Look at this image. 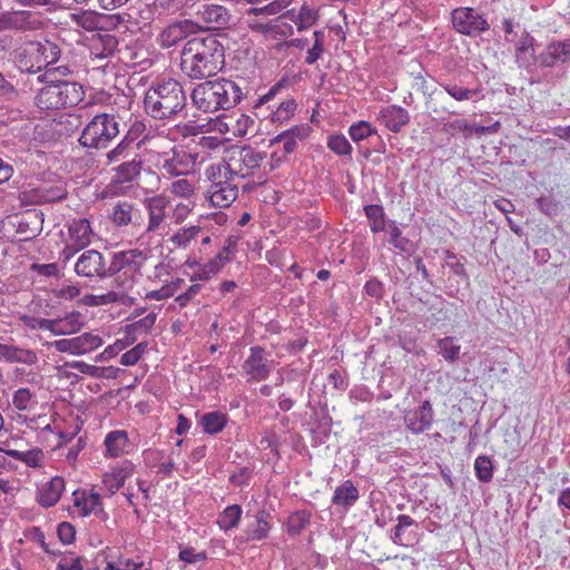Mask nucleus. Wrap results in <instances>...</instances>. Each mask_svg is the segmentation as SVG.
<instances>
[{
    "mask_svg": "<svg viewBox=\"0 0 570 570\" xmlns=\"http://www.w3.org/2000/svg\"><path fill=\"white\" fill-rule=\"evenodd\" d=\"M224 66V46L214 35L191 38L183 47L180 68L191 79L215 76Z\"/></svg>",
    "mask_w": 570,
    "mask_h": 570,
    "instance_id": "nucleus-1",
    "label": "nucleus"
},
{
    "mask_svg": "<svg viewBox=\"0 0 570 570\" xmlns=\"http://www.w3.org/2000/svg\"><path fill=\"white\" fill-rule=\"evenodd\" d=\"M144 107L146 114L155 120L175 121L187 115L186 91L176 79L157 80L147 89Z\"/></svg>",
    "mask_w": 570,
    "mask_h": 570,
    "instance_id": "nucleus-2",
    "label": "nucleus"
},
{
    "mask_svg": "<svg viewBox=\"0 0 570 570\" xmlns=\"http://www.w3.org/2000/svg\"><path fill=\"white\" fill-rule=\"evenodd\" d=\"M56 71L65 73L68 67H58L38 77L43 87L36 96V105L42 110H59L80 104L85 97L83 87L76 81L56 79Z\"/></svg>",
    "mask_w": 570,
    "mask_h": 570,
    "instance_id": "nucleus-3",
    "label": "nucleus"
},
{
    "mask_svg": "<svg viewBox=\"0 0 570 570\" xmlns=\"http://www.w3.org/2000/svg\"><path fill=\"white\" fill-rule=\"evenodd\" d=\"M242 97V88L229 79L200 82L190 92L193 106L203 112L230 109L240 101Z\"/></svg>",
    "mask_w": 570,
    "mask_h": 570,
    "instance_id": "nucleus-4",
    "label": "nucleus"
},
{
    "mask_svg": "<svg viewBox=\"0 0 570 570\" xmlns=\"http://www.w3.org/2000/svg\"><path fill=\"white\" fill-rule=\"evenodd\" d=\"M119 126L116 115H96L82 129L79 144L86 148L105 149L120 134Z\"/></svg>",
    "mask_w": 570,
    "mask_h": 570,
    "instance_id": "nucleus-5",
    "label": "nucleus"
},
{
    "mask_svg": "<svg viewBox=\"0 0 570 570\" xmlns=\"http://www.w3.org/2000/svg\"><path fill=\"white\" fill-rule=\"evenodd\" d=\"M60 48L52 41H29L18 52V66L21 71L37 73L60 57Z\"/></svg>",
    "mask_w": 570,
    "mask_h": 570,
    "instance_id": "nucleus-6",
    "label": "nucleus"
},
{
    "mask_svg": "<svg viewBox=\"0 0 570 570\" xmlns=\"http://www.w3.org/2000/svg\"><path fill=\"white\" fill-rule=\"evenodd\" d=\"M227 168L236 177L247 178L254 175L256 169L264 167L266 153L258 151L249 145L233 146L226 155Z\"/></svg>",
    "mask_w": 570,
    "mask_h": 570,
    "instance_id": "nucleus-7",
    "label": "nucleus"
},
{
    "mask_svg": "<svg viewBox=\"0 0 570 570\" xmlns=\"http://www.w3.org/2000/svg\"><path fill=\"white\" fill-rule=\"evenodd\" d=\"M197 159L198 154L174 147L161 156L158 168L164 177L188 176L195 173Z\"/></svg>",
    "mask_w": 570,
    "mask_h": 570,
    "instance_id": "nucleus-8",
    "label": "nucleus"
},
{
    "mask_svg": "<svg viewBox=\"0 0 570 570\" xmlns=\"http://www.w3.org/2000/svg\"><path fill=\"white\" fill-rule=\"evenodd\" d=\"M203 27L191 19L173 20L157 36V43L163 49L177 46L184 39L197 33Z\"/></svg>",
    "mask_w": 570,
    "mask_h": 570,
    "instance_id": "nucleus-9",
    "label": "nucleus"
},
{
    "mask_svg": "<svg viewBox=\"0 0 570 570\" xmlns=\"http://www.w3.org/2000/svg\"><path fill=\"white\" fill-rule=\"evenodd\" d=\"M170 200L165 195H155L144 199V206L148 214V224L141 235L137 238L139 246L144 245L145 239L149 238L151 233L157 232L165 224L167 208Z\"/></svg>",
    "mask_w": 570,
    "mask_h": 570,
    "instance_id": "nucleus-10",
    "label": "nucleus"
},
{
    "mask_svg": "<svg viewBox=\"0 0 570 570\" xmlns=\"http://www.w3.org/2000/svg\"><path fill=\"white\" fill-rule=\"evenodd\" d=\"M452 23L458 32L466 36H475L490 28L487 19L473 8L454 9Z\"/></svg>",
    "mask_w": 570,
    "mask_h": 570,
    "instance_id": "nucleus-11",
    "label": "nucleus"
},
{
    "mask_svg": "<svg viewBox=\"0 0 570 570\" xmlns=\"http://www.w3.org/2000/svg\"><path fill=\"white\" fill-rule=\"evenodd\" d=\"M102 344V338L92 333H83L72 338H62L50 343L58 352L82 355L97 350Z\"/></svg>",
    "mask_w": 570,
    "mask_h": 570,
    "instance_id": "nucleus-12",
    "label": "nucleus"
},
{
    "mask_svg": "<svg viewBox=\"0 0 570 570\" xmlns=\"http://www.w3.org/2000/svg\"><path fill=\"white\" fill-rule=\"evenodd\" d=\"M75 272L81 277L106 278L107 267L102 254L96 249L85 250L76 262Z\"/></svg>",
    "mask_w": 570,
    "mask_h": 570,
    "instance_id": "nucleus-13",
    "label": "nucleus"
},
{
    "mask_svg": "<svg viewBox=\"0 0 570 570\" xmlns=\"http://www.w3.org/2000/svg\"><path fill=\"white\" fill-rule=\"evenodd\" d=\"M243 370L249 381H264L269 376L272 362L267 360L263 347L253 346L249 348V355L243 364Z\"/></svg>",
    "mask_w": 570,
    "mask_h": 570,
    "instance_id": "nucleus-14",
    "label": "nucleus"
},
{
    "mask_svg": "<svg viewBox=\"0 0 570 570\" xmlns=\"http://www.w3.org/2000/svg\"><path fill=\"white\" fill-rule=\"evenodd\" d=\"M9 224L16 228V234L20 240H28L39 235L42 228V218L38 212L27 210L10 216Z\"/></svg>",
    "mask_w": 570,
    "mask_h": 570,
    "instance_id": "nucleus-15",
    "label": "nucleus"
},
{
    "mask_svg": "<svg viewBox=\"0 0 570 570\" xmlns=\"http://www.w3.org/2000/svg\"><path fill=\"white\" fill-rule=\"evenodd\" d=\"M145 261L146 255L138 248L115 253L107 267V277L110 273L120 271L140 272Z\"/></svg>",
    "mask_w": 570,
    "mask_h": 570,
    "instance_id": "nucleus-16",
    "label": "nucleus"
},
{
    "mask_svg": "<svg viewBox=\"0 0 570 570\" xmlns=\"http://www.w3.org/2000/svg\"><path fill=\"white\" fill-rule=\"evenodd\" d=\"M433 422V409L430 401H424L417 409L410 410L404 414L406 428L414 434L426 431Z\"/></svg>",
    "mask_w": 570,
    "mask_h": 570,
    "instance_id": "nucleus-17",
    "label": "nucleus"
},
{
    "mask_svg": "<svg viewBox=\"0 0 570 570\" xmlns=\"http://www.w3.org/2000/svg\"><path fill=\"white\" fill-rule=\"evenodd\" d=\"M197 18L206 28L219 29L229 23L232 18L227 8L216 3H204L197 10Z\"/></svg>",
    "mask_w": 570,
    "mask_h": 570,
    "instance_id": "nucleus-18",
    "label": "nucleus"
},
{
    "mask_svg": "<svg viewBox=\"0 0 570 570\" xmlns=\"http://www.w3.org/2000/svg\"><path fill=\"white\" fill-rule=\"evenodd\" d=\"M538 61L543 67H554L570 61V38L549 43L538 56Z\"/></svg>",
    "mask_w": 570,
    "mask_h": 570,
    "instance_id": "nucleus-19",
    "label": "nucleus"
},
{
    "mask_svg": "<svg viewBox=\"0 0 570 570\" xmlns=\"http://www.w3.org/2000/svg\"><path fill=\"white\" fill-rule=\"evenodd\" d=\"M142 164V159L138 155L121 161L117 167L112 168L111 184L115 186L132 184L140 176Z\"/></svg>",
    "mask_w": 570,
    "mask_h": 570,
    "instance_id": "nucleus-20",
    "label": "nucleus"
},
{
    "mask_svg": "<svg viewBox=\"0 0 570 570\" xmlns=\"http://www.w3.org/2000/svg\"><path fill=\"white\" fill-rule=\"evenodd\" d=\"M396 520L397 524L395 525L392 535L393 542L403 547H412L419 539L417 522L406 514H400Z\"/></svg>",
    "mask_w": 570,
    "mask_h": 570,
    "instance_id": "nucleus-21",
    "label": "nucleus"
},
{
    "mask_svg": "<svg viewBox=\"0 0 570 570\" xmlns=\"http://www.w3.org/2000/svg\"><path fill=\"white\" fill-rule=\"evenodd\" d=\"M238 196V187L233 180L215 187H207L206 198L213 207L227 208Z\"/></svg>",
    "mask_w": 570,
    "mask_h": 570,
    "instance_id": "nucleus-22",
    "label": "nucleus"
},
{
    "mask_svg": "<svg viewBox=\"0 0 570 570\" xmlns=\"http://www.w3.org/2000/svg\"><path fill=\"white\" fill-rule=\"evenodd\" d=\"M271 514L265 510H258L252 520H248L244 529V540L261 541L268 537L272 528L269 523Z\"/></svg>",
    "mask_w": 570,
    "mask_h": 570,
    "instance_id": "nucleus-23",
    "label": "nucleus"
},
{
    "mask_svg": "<svg viewBox=\"0 0 570 570\" xmlns=\"http://www.w3.org/2000/svg\"><path fill=\"white\" fill-rule=\"evenodd\" d=\"M111 219L118 227L134 225L141 226L144 217L139 208L128 202L117 203L111 213Z\"/></svg>",
    "mask_w": 570,
    "mask_h": 570,
    "instance_id": "nucleus-24",
    "label": "nucleus"
},
{
    "mask_svg": "<svg viewBox=\"0 0 570 570\" xmlns=\"http://www.w3.org/2000/svg\"><path fill=\"white\" fill-rule=\"evenodd\" d=\"M380 119L393 132H399L410 121L407 110L400 106H387L380 111Z\"/></svg>",
    "mask_w": 570,
    "mask_h": 570,
    "instance_id": "nucleus-25",
    "label": "nucleus"
},
{
    "mask_svg": "<svg viewBox=\"0 0 570 570\" xmlns=\"http://www.w3.org/2000/svg\"><path fill=\"white\" fill-rule=\"evenodd\" d=\"M65 489V481L60 476H55L45 482L38 491V502L45 508L53 507L60 499Z\"/></svg>",
    "mask_w": 570,
    "mask_h": 570,
    "instance_id": "nucleus-26",
    "label": "nucleus"
},
{
    "mask_svg": "<svg viewBox=\"0 0 570 570\" xmlns=\"http://www.w3.org/2000/svg\"><path fill=\"white\" fill-rule=\"evenodd\" d=\"M73 497V505L80 517H88L91 513L102 511L99 493L92 490L89 493L75 491Z\"/></svg>",
    "mask_w": 570,
    "mask_h": 570,
    "instance_id": "nucleus-27",
    "label": "nucleus"
},
{
    "mask_svg": "<svg viewBox=\"0 0 570 570\" xmlns=\"http://www.w3.org/2000/svg\"><path fill=\"white\" fill-rule=\"evenodd\" d=\"M0 358L11 363L32 365L38 362L37 353L32 350L0 343Z\"/></svg>",
    "mask_w": 570,
    "mask_h": 570,
    "instance_id": "nucleus-28",
    "label": "nucleus"
},
{
    "mask_svg": "<svg viewBox=\"0 0 570 570\" xmlns=\"http://www.w3.org/2000/svg\"><path fill=\"white\" fill-rule=\"evenodd\" d=\"M91 227L87 218L73 219L68 225V235L72 244L86 248L91 243Z\"/></svg>",
    "mask_w": 570,
    "mask_h": 570,
    "instance_id": "nucleus-29",
    "label": "nucleus"
},
{
    "mask_svg": "<svg viewBox=\"0 0 570 570\" xmlns=\"http://www.w3.org/2000/svg\"><path fill=\"white\" fill-rule=\"evenodd\" d=\"M52 334L53 335H71L79 332L83 325V317L79 312H71L65 317L53 320Z\"/></svg>",
    "mask_w": 570,
    "mask_h": 570,
    "instance_id": "nucleus-30",
    "label": "nucleus"
},
{
    "mask_svg": "<svg viewBox=\"0 0 570 570\" xmlns=\"http://www.w3.org/2000/svg\"><path fill=\"white\" fill-rule=\"evenodd\" d=\"M305 129L294 128L291 130L283 131L271 140V146L278 147L287 156L292 154L297 146V138H303Z\"/></svg>",
    "mask_w": 570,
    "mask_h": 570,
    "instance_id": "nucleus-31",
    "label": "nucleus"
},
{
    "mask_svg": "<svg viewBox=\"0 0 570 570\" xmlns=\"http://www.w3.org/2000/svg\"><path fill=\"white\" fill-rule=\"evenodd\" d=\"M117 45L118 41L115 36L108 33L97 35V38L94 37L92 39L90 52L94 57L104 59L115 52Z\"/></svg>",
    "mask_w": 570,
    "mask_h": 570,
    "instance_id": "nucleus-32",
    "label": "nucleus"
},
{
    "mask_svg": "<svg viewBox=\"0 0 570 570\" xmlns=\"http://www.w3.org/2000/svg\"><path fill=\"white\" fill-rule=\"evenodd\" d=\"M205 177L209 181L208 187H215L216 185L219 186L233 180L235 175L227 168V160L225 158L220 163L209 165L205 170Z\"/></svg>",
    "mask_w": 570,
    "mask_h": 570,
    "instance_id": "nucleus-33",
    "label": "nucleus"
},
{
    "mask_svg": "<svg viewBox=\"0 0 570 570\" xmlns=\"http://www.w3.org/2000/svg\"><path fill=\"white\" fill-rule=\"evenodd\" d=\"M71 21L87 31H94L101 28L105 17L96 11L81 10L70 16Z\"/></svg>",
    "mask_w": 570,
    "mask_h": 570,
    "instance_id": "nucleus-34",
    "label": "nucleus"
},
{
    "mask_svg": "<svg viewBox=\"0 0 570 570\" xmlns=\"http://www.w3.org/2000/svg\"><path fill=\"white\" fill-rule=\"evenodd\" d=\"M128 443L127 432L122 430L111 431L105 438L106 451L111 458H117L122 454Z\"/></svg>",
    "mask_w": 570,
    "mask_h": 570,
    "instance_id": "nucleus-35",
    "label": "nucleus"
},
{
    "mask_svg": "<svg viewBox=\"0 0 570 570\" xmlns=\"http://www.w3.org/2000/svg\"><path fill=\"white\" fill-rule=\"evenodd\" d=\"M358 499V490L352 481L346 480L341 487L336 488L332 498L333 504L351 507Z\"/></svg>",
    "mask_w": 570,
    "mask_h": 570,
    "instance_id": "nucleus-36",
    "label": "nucleus"
},
{
    "mask_svg": "<svg viewBox=\"0 0 570 570\" xmlns=\"http://www.w3.org/2000/svg\"><path fill=\"white\" fill-rule=\"evenodd\" d=\"M199 424L205 433L217 434L226 426L227 416L218 411L209 412L200 417Z\"/></svg>",
    "mask_w": 570,
    "mask_h": 570,
    "instance_id": "nucleus-37",
    "label": "nucleus"
},
{
    "mask_svg": "<svg viewBox=\"0 0 570 570\" xmlns=\"http://www.w3.org/2000/svg\"><path fill=\"white\" fill-rule=\"evenodd\" d=\"M242 507L238 504H233L225 508L217 518V524L223 531H228L236 528L242 518Z\"/></svg>",
    "mask_w": 570,
    "mask_h": 570,
    "instance_id": "nucleus-38",
    "label": "nucleus"
},
{
    "mask_svg": "<svg viewBox=\"0 0 570 570\" xmlns=\"http://www.w3.org/2000/svg\"><path fill=\"white\" fill-rule=\"evenodd\" d=\"M226 258L215 256L205 264H196L198 269L194 273L191 279L208 281L215 276L225 266Z\"/></svg>",
    "mask_w": 570,
    "mask_h": 570,
    "instance_id": "nucleus-39",
    "label": "nucleus"
},
{
    "mask_svg": "<svg viewBox=\"0 0 570 570\" xmlns=\"http://www.w3.org/2000/svg\"><path fill=\"white\" fill-rule=\"evenodd\" d=\"M139 275L140 272L126 271L109 274V276H114V287L117 289L116 292L125 295V298L127 297L126 293L136 285Z\"/></svg>",
    "mask_w": 570,
    "mask_h": 570,
    "instance_id": "nucleus-40",
    "label": "nucleus"
},
{
    "mask_svg": "<svg viewBox=\"0 0 570 570\" xmlns=\"http://www.w3.org/2000/svg\"><path fill=\"white\" fill-rule=\"evenodd\" d=\"M9 455L31 468H40L43 464L45 453L41 449L35 448L28 451H9Z\"/></svg>",
    "mask_w": 570,
    "mask_h": 570,
    "instance_id": "nucleus-41",
    "label": "nucleus"
},
{
    "mask_svg": "<svg viewBox=\"0 0 570 570\" xmlns=\"http://www.w3.org/2000/svg\"><path fill=\"white\" fill-rule=\"evenodd\" d=\"M449 104V98L443 92H435L431 95L430 100L428 101L431 111L440 118H444L446 115L456 114L455 110L450 108Z\"/></svg>",
    "mask_w": 570,
    "mask_h": 570,
    "instance_id": "nucleus-42",
    "label": "nucleus"
},
{
    "mask_svg": "<svg viewBox=\"0 0 570 570\" xmlns=\"http://www.w3.org/2000/svg\"><path fill=\"white\" fill-rule=\"evenodd\" d=\"M195 181L188 179L187 176H183V178H178L171 181L169 191L180 198L189 199L195 194Z\"/></svg>",
    "mask_w": 570,
    "mask_h": 570,
    "instance_id": "nucleus-43",
    "label": "nucleus"
},
{
    "mask_svg": "<svg viewBox=\"0 0 570 570\" xmlns=\"http://www.w3.org/2000/svg\"><path fill=\"white\" fill-rule=\"evenodd\" d=\"M366 217L370 220V227L373 233H379L385 228L384 210L380 205H367L364 207Z\"/></svg>",
    "mask_w": 570,
    "mask_h": 570,
    "instance_id": "nucleus-44",
    "label": "nucleus"
},
{
    "mask_svg": "<svg viewBox=\"0 0 570 570\" xmlns=\"http://www.w3.org/2000/svg\"><path fill=\"white\" fill-rule=\"evenodd\" d=\"M200 230V226L180 228L170 236L169 242L176 247L186 248Z\"/></svg>",
    "mask_w": 570,
    "mask_h": 570,
    "instance_id": "nucleus-45",
    "label": "nucleus"
},
{
    "mask_svg": "<svg viewBox=\"0 0 570 570\" xmlns=\"http://www.w3.org/2000/svg\"><path fill=\"white\" fill-rule=\"evenodd\" d=\"M475 475L479 481L488 483L493 478V464L489 456L479 455L474 461Z\"/></svg>",
    "mask_w": 570,
    "mask_h": 570,
    "instance_id": "nucleus-46",
    "label": "nucleus"
},
{
    "mask_svg": "<svg viewBox=\"0 0 570 570\" xmlns=\"http://www.w3.org/2000/svg\"><path fill=\"white\" fill-rule=\"evenodd\" d=\"M439 354L449 362H455L459 358L461 346L454 343V338L451 336L439 340Z\"/></svg>",
    "mask_w": 570,
    "mask_h": 570,
    "instance_id": "nucleus-47",
    "label": "nucleus"
},
{
    "mask_svg": "<svg viewBox=\"0 0 570 570\" xmlns=\"http://www.w3.org/2000/svg\"><path fill=\"white\" fill-rule=\"evenodd\" d=\"M230 124H226L232 127L233 135L236 137H244L254 127L255 121L252 117L240 114L237 118L232 117Z\"/></svg>",
    "mask_w": 570,
    "mask_h": 570,
    "instance_id": "nucleus-48",
    "label": "nucleus"
},
{
    "mask_svg": "<svg viewBox=\"0 0 570 570\" xmlns=\"http://www.w3.org/2000/svg\"><path fill=\"white\" fill-rule=\"evenodd\" d=\"M309 513L305 511H297L289 515L287 521V530L292 535L299 534L309 523Z\"/></svg>",
    "mask_w": 570,
    "mask_h": 570,
    "instance_id": "nucleus-49",
    "label": "nucleus"
},
{
    "mask_svg": "<svg viewBox=\"0 0 570 570\" xmlns=\"http://www.w3.org/2000/svg\"><path fill=\"white\" fill-rule=\"evenodd\" d=\"M314 43L312 48L307 50L305 62L307 65H314L324 52V32L321 30H315L314 33Z\"/></svg>",
    "mask_w": 570,
    "mask_h": 570,
    "instance_id": "nucleus-50",
    "label": "nucleus"
},
{
    "mask_svg": "<svg viewBox=\"0 0 570 570\" xmlns=\"http://www.w3.org/2000/svg\"><path fill=\"white\" fill-rule=\"evenodd\" d=\"M131 144H129L126 139H121L118 145L107 153L106 158L108 164H115L119 161L128 160L127 158L130 155Z\"/></svg>",
    "mask_w": 570,
    "mask_h": 570,
    "instance_id": "nucleus-51",
    "label": "nucleus"
},
{
    "mask_svg": "<svg viewBox=\"0 0 570 570\" xmlns=\"http://www.w3.org/2000/svg\"><path fill=\"white\" fill-rule=\"evenodd\" d=\"M33 14L30 11H12L11 30L33 29Z\"/></svg>",
    "mask_w": 570,
    "mask_h": 570,
    "instance_id": "nucleus-52",
    "label": "nucleus"
},
{
    "mask_svg": "<svg viewBox=\"0 0 570 570\" xmlns=\"http://www.w3.org/2000/svg\"><path fill=\"white\" fill-rule=\"evenodd\" d=\"M297 105L294 99H288L277 107V109L272 115L273 122H279L282 124L285 120H288L296 109Z\"/></svg>",
    "mask_w": 570,
    "mask_h": 570,
    "instance_id": "nucleus-53",
    "label": "nucleus"
},
{
    "mask_svg": "<svg viewBox=\"0 0 570 570\" xmlns=\"http://www.w3.org/2000/svg\"><path fill=\"white\" fill-rule=\"evenodd\" d=\"M32 399L33 393L27 387H21L13 393L12 404L19 411H27L30 409Z\"/></svg>",
    "mask_w": 570,
    "mask_h": 570,
    "instance_id": "nucleus-54",
    "label": "nucleus"
},
{
    "mask_svg": "<svg viewBox=\"0 0 570 570\" xmlns=\"http://www.w3.org/2000/svg\"><path fill=\"white\" fill-rule=\"evenodd\" d=\"M389 242L401 252L407 253L412 248L411 242L402 236L400 228L394 223L391 224Z\"/></svg>",
    "mask_w": 570,
    "mask_h": 570,
    "instance_id": "nucleus-55",
    "label": "nucleus"
},
{
    "mask_svg": "<svg viewBox=\"0 0 570 570\" xmlns=\"http://www.w3.org/2000/svg\"><path fill=\"white\" fill-rule=\"evenodd\" d=\"M444 91L450 97L454 98L458 101H464L470 100L474 95L478 94V90L475 89H468L460 87L458 85H444L443 86Z\"/></svg>",
    "mask_w": 570,
    "mask_h": 570,
    "instance_id": "nucleus-56",
    "label": "nucleus"
},
{
    "mask_svg": "<svg viewBox=\"0 0 570 570\" xmlns=\"http://www.w3.org/2000/svg\"><path fill=\"white\" fill-rule=\"evenodd\" d=\"M147 344L139 343L131 350L124 353L120 357V364L124 366H132L138 363L144 353L146 352Z\"/></svg>",
    "mask_w": 570,
    "mask_h": 570,
    "instance_id": "nucleus-57",
    "label": "nucleus"
},
{
    "mask_svg": "<svg viewBox=\"0 0 570 570\" xmlns=\"http://www.w3.org/2000/svg\"><path fill=\"white\" fill-rule=\"evenodd\" d=\"M375 129L366 121H358L350 127L348 134L354 141H361L372 134Z\"/></svg>",
    "mask_w": 570,
    "mask_h": 570,
    "instance_id": "nucleus-58",
    "label": "nucleus"
},
{
    "mask_svg": "<svg viewBox=\"0 0 570 570\" xmlns=\"http://www.w3.org/2000/svg\"><path fill=\"white\" fill-rule=\"evenodd\" d=\"M327 145L337 155H350L352 151V146L344 136H331Z\"/></svg>",
    "mask_w": 570,
    "mask_h": 570,
    "instance_id": "nucleus-59",
    "label": "nucleus"
},
{
    "mask_svg": "<svg viewBox=\"0 0 570 570\" xmlns=\"http://www.w3.org/2000/svg\"><path fill=\"white\" fill-rule=\"evenodd\" d=\"M23 324L30 330H46L52 333L53 320L39 318L35 316L24 315L21 317Z\"/></svg>",
    "mask_w": 570,
    "mask_h": 570,
    "instance_id": "nucleus-60",
    "label": "nucleus"
},
{
    "mask_svg": "<svg viewBox=\"0 0 570 570\" xmlns=\"http://www.w3.org/2000/svg\"><path fill=\"white\" fill-rule=\"evenodd\" d=\"M141 561L119 558L117 561L108 562L105 570H140Z\"/></svg>",
    "mask_w": 570,
    "mask_h": 570,
    "instance_id": "nucleus-61",
    "label": "nucleus"
},
{
    "mask_svg": "<svg viewBox=\"0 0 570 570\" xmlns=\"http://www.w3.org/2000/svg\"><path fill=\"white\" fill-rule=\"evenodd\" d=\"M538 208L548 216L557 215L559 212V203L551 196H543L537 200Z\"/></svg>",
    "mask_w": 570,
    "mask_h": 570,
    "instance_id": "nucleus-62",
    "label": "nucleus"
},
{
    "mask_svg": "<svg viewBox=\"0 0 570 570\" xmlns=\"http://www.w3.org/2000/svg\"><path fill=\"white\" fill-rule=\"evenodd\" d=\"M287 155L284 154L278 147L271 154L269 159L264 161L265 173L278 168L285 160Z\"/></svg>",
    "mask_w": 570,
    "mask_h": 570,
    "instance_id": "nucleus-63",
    "label": "nucleus"
},
{
    "mask_svg": "<svg viewBox=\"0 0 570 570\" xmlns=\"http://www.w3.org/2000/svg\"><path fill=\"white\" fill-rule=\"evenodd\" d=\"M57 570H82L80 558L75 556L63 557L59 561Z\"/></svg>",
    "mask_w": 570,
    "mask_h": 570,
    "instance_id": "nucleus-64",
    "label": "nucleus"
}]
</instances>
